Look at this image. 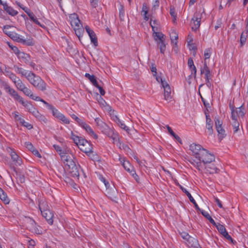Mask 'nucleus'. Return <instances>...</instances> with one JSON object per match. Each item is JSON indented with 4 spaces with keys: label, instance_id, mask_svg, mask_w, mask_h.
Masks as SVG:
<instances>
[{
    "label": "nucleus",
    "instance_id": "nucleus-1",
    "mask_svg": "<svg viewBox=\"0 0 248 248\" xmlns=\"http://www.w3.org/2000/svg\"><path fill=\"white\" fill-rule=\"evenodd\" d=\"M199 162H196L194 165L199 170H201L202 168V166L209 163H212L215 160L214 155L209 153V152L204 149L202 151V153L200 155V157L198 158Z\"/></svg>",
    "mask_w": 248,
    "mask_h": 248
},
{
    "label": "nucleus",
    "instance_id": "nucleus-2",
    "mask_svg": "<svg viewBox=\"0 0 248 248\" xmlns=\"http://www.w3.org/2000/svg\"><path fill=\"white\" fill-rule=\"evenodd\" d=\"M62 160L63 162L65 169L73 176H78L79 174L78 167L75 162L68 155H62Z\"/></svg>",
    "mask_w": 248,
    "mask_h": 248
},
{
    "label": "nucleus",
    "instance_id": "nucleus-3",
    "mask_svg": "<svg viewBox=\"0 0 248 248\" xmlns=\"http://www.w3.org/2000/svg\"><path fill=\"white\" fill-rule=\"evenodd\" d=\"M34 87L41 91L46 90V83L38 76L33 73H29L27 78Z\"/></svg>",
    "mask_w": 248,
    "mask_h": 248
},
{
    "label": "nucleus",
    "instance_id": "nucleus-4",
    "mask_svg": "<svg viewBox=\"0 0 248 248\" xmlns=\"http://www.w3.org/2000/svg\"><path fill=\"white\" fill-rule=\"evenodd\" d=\"M155 33L154 40L156 42L158 47L159 48L160 52L164 54L166 50L165 35L162 32H155Z\"/></svg>",
    "mask_w": 248,
    "mask_h": 248
},
{
    "label": "nucleus",
    "instance_id": "nucleus-5",
    "mask_svg": "<svg viewBox=\"0 0 248 248\" xmlns=\"http://www.w3.org/2000/svg\"><path fill=\"white\" fill-rule=\"evenodd\" d=\"M2 86L4 90L8 93L14 99L17 101L19 103L20 102H23V98L18 95L17 93L13 88H11L10 86L6 83L3 82Z\"/></svg>",
    "mask_w": 248,
    "mask_h": 248
},
{
    "label": "nucleus",
    "instance_id": "nucleus-6",
    "mask_svg": "<svg viewBox=\"0 0 248 248\" xmlns=\"http://www.w3.org/2000/svg\"><path fill=\"white\" fill-rule=\"evenodd\" d=\"M202 16V13L200 12H196L194 13L191 21V28L193 31H196L200 26Z\"/></svg>",
    "mask_w": 248,
    "mask_h": 248
},
{
    "label": "nucleus",
    "instance_id": "nucleus-7",
    "mask_svg": "<svg viewBox=\"0 0 248 248\" xmlns=\"http://www.w3.org/2000/svg\"><path fill=\"white\" fill-rule=\"evenodd\" d=\"M204 150V148L201 145L194 143L191 144L189 146V150L191 155L194 156L197 159L200 157L202 151Z\"/></svg>",
    "mask_w": 248,
    "mask_h": 248
},
{
    "label": "nucleus",
    "instance_id": "nucleus-8",
    "mask_svg": "<svg viewBox=\"0 0 248 248\" xmlns=\"http://www.w3.org/2000/svg\"><path fill=\"white\" fill-rule=\"evenodd\" d=\"M101 132L107 135L108 137L111 138L113 142H119V138L118 133L115 132L113 129H111L108 125H107Z\"/></svg>",
    "mask_w": 248,
    "mask_h": 248
},
{
    "label": "nucleus",
    "instance_id": "nucleus-9",
    "mask_svg": "<svg viewBox=\"0 0 248 248\" xmlns=\"http://www.w3.org/2000/svg\"><path fill=\"white\" fill-rule=\"evenodd\" d=\"M102 190L107 196L113 201H115L118 195L116 187H104V189Z\"/></svg>",
    "mask_w": 248,
    "mask_h": 248
},
{
    "label": "nucleus",
    "instance_id": "nucleus-10",
    "mask_svg": "<svg viewBox=\"0 0 248 248\" xmlns=\"http://www.w3.org/2000/svg\"><path fill=\"white\" fill-rule=\"evenodd\" d=\"M7 151L9 153L11 159L16 166H20L22 163L21 158L16 154V153L11 148L8 147L7 149Z\"/></svg>",
    "mask_w": 248,
    "mask_h": 248
},
{
    "label": "nucleus",
    "instance_id": "nucleus-11",
    "mask_svg": "<svg viewBox=\"0 0 248 248\" xmlns=\"http://www.w3.org/2000/svg\"><path fill=\"white\" fill-rule=\"evenodd\" d=\"M119 160L121 164L126 171L130 172L135 178L136 176H137L135 172L133 170V168L131 166L129 161L125 160L124 158L121 157L119 158Z\"/></svg>",
    "mask_w": 248,
    "mask_h": 248
},
{
    "label": "nucleus",
    "instance_id": "nucleus-12",
    "mask_svg": "<svg viewBox=\"0 0 248 248\" xmlns=\"http://www.w3.org/2000/svg\"><path fill=\"white\" fill-rule=\"evenodd\" d=\"M230 108L231 109V112H232L231 118L233 121L232 125L233 129V133H235L239 130V123L237 121L236 116L235 115L234 107L230 105Z\"/></svg>",
    "mask_w": 248,
    "mask_h": 248
},
{
    "label": "nucleus",
    "instance_id": "nucleus-13",
    "mask_svg": "<svg viewBox=\"0 0 248 248\" xmlns=\"http://www.w3.org/2000/svg\"><path fill=\"white\" fill-rule=\"evenodd\" d=\"M82 143L79 146L80 150L85 154L90 152L93 150V147L91 143L87 141L86 140L84 139L82 140Z\"/></svg>",
    "mask_w": 248,
    "mask_h": 248
},
{
    "label": "nucleus",
    "instance_id": "nucleus-14",
    "mask_svg": "<svg viewBox=\"0 0 248 248\" xmlns=\"http://www.w3.org/2000/svg\"><path fill=\"white\" fill-rule=\"evenodd\" d=\"M205 114L206 117V128L207 129L209 134L211 135L213 133V124L210 118L209 114L206 111H205Z\"/></svg>",
    "mask_w": 248,
    "mask_h": 248
},
{
    "label": "nucleus",
    "instance_id": "nucleus-15",
    "mask_svg": "<svg viewBox=\"0 0 248 248\" xmlns=\"http://www.w3.org/2000/svg\"><path fill=\"white\" fill-rule=\"evenodd\" d=\"M202 168H204L206 172L210 174L217 173L218 171V169L212 163H209L203 166Z\"/></svg>",
    "mask_w": 248,
    "mask_h": 248
},
{
    "label": "nucleus",
    "instance_id": "nucleus-16",
    "mask_svg": "<svg viewBox=\"0 0 248 248\" xmlns=\"http://www.w3.org/2000/svg\"><path fill=\"white\" fill-rule=\"evenodd\" d=\"M42 215L46 219L49 224H53L54 214L52 211L50 210L46 211L45 212L42 213Z\"/></svg>",
    "mask_w": 248,
    "mask_h": 248
},
{
    "label": "nucleus",
    "instance_id": "nucleus-17",
    "mask_svg": "<svg viewBox=\"0 0 248 248\" xmlns=\"http://www.w3.org/2000/svg\"><path fill=\"white\" fill-rule=\"evenodd\" d=\"M38 206L40 211L41 212V214L45 212L46 211H48L49 209V206L48 205L47 202L43 199H39L38 201Z\"/></svg>",
    "mask_w": 248,
    "mask_h": 248
},
{
    "label": "nucleus",
    "instance_id": "nucleus-18",
    "mask_svg": "<svg viewBox=\"0 0 248 248\" xmlns=\"http://www.w3.org/2000/svg\"><path fill=\"white\" fill-rule=\"evenodd\" d=\"M201 74H205V80H209L211 79V73L209 68H208L206 62H204L203 67L201 69Z\"/></svg>",
    "mask_w": 248,
    "mask_h": 248
},
{
    "label": "nucleus",
    "instance_id": "nucleus-19",
    "mask_svg": "<svg viewBox=\"0 0 248 248\" xmlns=\"http://www.w3.org/2000/svg\"><path fill=\"white\" fill-rule=\"evenodd\" d=\"M186 244L190 248H202L199 244L198 240L192 237L188 239Z\"/></svg>",
    "mask_w": 248,
    "mask_h": 248
},
{
    "label": "nucleus",
    "instance_id": "nucleus-20",
    "mask_svg": "<svg viewBox=\"0 0 248 248\" xmlns=\"http://www.w3.org/2000/svg\"><path fill=\"white\" fill-rule=\"evenodd\" d=\"M74 16H76V17H74L71 21V24L74 28V29L82 27V25L80 22V20L77 16V15H74Z\"/></svg>",
    "mask_w": 248,
    "mask_h": 248
},
{
    "label": "nucleus",
    "instance_id": "nucleus-21",
    "mask_svg": "<svg viewBox=\"0 0 248 248\" xmlns=\"http://www.w3.org/2000/svg\"><path fill=\"white\" fill-rule=\"evenodd\" d=\"M234 111L236 117L238 116L239 117L243 118L246 112L244 104L242 105L240 107L236 108V110H234Z\"/></svg>",
    "mask_w": 248,
    "mask_h": 248
},
{
    "label": "nucleus",
    "instance_id": "nucleus-22",
    "mask_svg": "<svg viewBox=\"0 0 248 248\" xmlns=\"http://www.w3.org/2000/svg\"><path fill=\"white\" fill-rule=\"evenodd\" d=\"M149 8L147 6L145 3H144L142 5L141 13H143V16L144 19L147 21L149 20L150 16L148 14Z\"/></svg>",
    "mask_w": 248,
    "mask_h": 248
},
{
    "label": "nucleus",
    "instance_id": "nucleus-23",
    "mask_svg": "<svg viewBox=\"0 0 248 248\" xmlns=\"http://www.w3.org/2000/svg\"><path fill=\"white\" fill-rule=\"evenodd\" d=\"M18 57L26 63L30 62V57L29 55L27 53L23 52H19V53H18Z\"/></svg>",
    "mask_w": 248,
    "mask_h": 248
},
{
    "label": "nucleus",
    "instance_id": "nucleus-24",
    "mask_svg": "<svg viewBox=\"0 0 248 248\" xmlns=\"http://www.w3.org/2000/svg\"><path fill=\"white\" fill-rule=\"evenodd\" d=\"M19 103L22 104L31 113L36 109L33 105L28 101H25L23 99V102Z\"/></svg>",
    "mask_w": 248,
    "mask_h": 248
},
{
    "label": "nucleus",
    "instance_id": "nucleus-25",
    "mask_svg": "<svg viewBox=\"0 0 248 248\" xmlns=\"http://www.w3.org/2000/svg\"><path fill=\"white\" fill-rule=\"evenodd\" d=\"M170 35L171 43H174L175 45H176L178 38L177 33L174 30H172L171 31Z\"/></svg>",
    "mask_w": 248,
    "mask_h": 248
},
{
    "label": "nucleus",
    "instance_id": "nucleus-26",
    "mask_svg": "<svg viewBox=\"0 0 248 248\" xmlns=\"http://www.w3.org/2000/svg\"><path fill=\"white\" fill-rule=\"evenodd\" d=\"M171 90L170 87H166L164 89V99L167 101H170L171 99L170 95Z\"/></svg>",
    "mask_w": 248,
    "mask_h": 248
},
{
    "label": "nucleus",
    "instance_id": "nucleus-27",
    "mask_svg": "<svg viewBox=\"0 0 248 248\" xmlns=\"http://www.w3.org/2000/svg\"><path fill=\"white\" fill-rule=\"evenodd\" d=\"M32 114L37 119L41 121L46 122V118L45 117L42 115L37 109H35L32 112Z\"/></svg>",
    "mask_w": 248,
    "mask_h": 248
},
{
    "label": "nucleus",
    "instance_id": "nucleus-28",
    "mask_svg": "<svg viewBox=\"0 0 248 248\" xmlns=\"http://www.w3.org/2000/svg\"><path fill=\"white\" fill-rule=\"evenodd\" d=\"M0 199L5 204H8L9 202V200L7 196L6 193L4 190L0 187Z\"/></svg>",
    "mask_w": 248,
    "mask_h": 248
},
{
    "label": "nucleus",
    "instance_id": "nucleus-29",
    "mask_svg": "<svg viewBox=\"0 0 248 248\" xmlns=\"http://www.w3.org/2000/svg\"><path fill=\"white\" fill-rule=\"evenodd\" d=\"M95 122L98 128L101 131L103 130V129L106 127L107 125L105 123H104L99 118H96L95 119Z\"/></svg>",
    "mask_w": 248,
    "mask_h": 248
},
{
    "label": "nucleus",
    "instance_id": "nucleus-30",
    "mask_svg": "<svg viewBox=\"0 0 248 248\" xmlns=\"http://www.w3.org/2000/svg\"><path fill=\"white\" fill-rule=\"evenodd\" d=\"M201 214L204 216L213 225H216V223L214 220L212 218L209 213L204 210L201 211Z\"/></svg>",
    "mask_w": 248,
    "mask_h": 248
},
{
    "label": "nucleus",
    "instance_id": "nucleus-31",
    "mask_svg": "<svg viewBox=\"0 0 248 248\" xmlns=\"http://www.w3.org/2000/svg\"><path fill=\"white\" fill-rule=\"evenodd\" d=\"M72 139L73 140L74 142L79 147L80 146L82 140H84V139H83L81 137H79L77 136L72 133Z\"/></svg>",
    "mask_w": 248,
    "mask_h": 248
},
{
    "label": "nucleus",
    "instance_id": "nucleus-32",
    "mask_svg": "<svg viewBox=\"0 0 248 248\" xmlns=\"http://www.w3.org/2000/svg\"><path fill=\"white\" fill-rule=\"evenodd\" d=\"M16 71L17 73L20 74L22 76H25L26 78H28V76L29 75V73L32 72L31 71L26 70L21 67H16Z\"/></svg>",
    "mask_w": 248,
    "mask_h": 248
},
{
    "label": "nucleus",
    "instance_id": "nucleus-33",
    "mask_svg": "<svg viewBox=\"0 0 248 248\" xmlns=\"http://www.w3.org/2000/svg\"><path fill=\"white\" fill-rule=\"evenodd\" d=\"M86 154L94 161H100V160L99 156L95 153L93 152V150Z\"/></svg>",
    "mask_w": 248,
    "mask_h": 248
},
{
    "label": "nucleus",
    "instance_id": "nucleus-34",
    "mask_svg": "<svg viewBox=\"0 0 248 248\" xmlns=\"http://www.w3.org/2000/svg\"><path fill=\"white\" fill-rule=\"evenodd\" d=\"M85 77L90 80L94 86L97 85L98 83L94 76L91 75L89 73H86Z\"/></svg>",
    "mask_w": 248,
    "mask_h": 248
},
{
    "label": "nucleus",
    "instance_id": "nucleus-35",
    "mask_svg": "<svg viewBox=\"0 0 248 248\" xmlns=\"http://www.w3.org/2000/svg\"><path fill=\"white\" fill-rule=\"evenodd\" d=\"M248 33L246 31H244L241 33L240 39V42L241 44V46H242L245 43L247 37H248Z\"/></svg>",
    "mask_w": 248,
    "mask_h": 248
},
{
    "label": "nucleus",
    "instance_id": "nucleus-36",
    "mask_svg": "<svg viewBox=\"0 0 248 248\" xmlns=\"http://www.w3.org/2000/svg\"><path fill=\"white\" fill-rule=\"evenodd\" d=\"M27 228L31 231V228H33L36 225L35 221L31 218H28L27 221Z\"/></svg>",
    "mask_w": 248,
    "mask_h": 248
},
{
    "label": "nucleus",
    "instance_id": "nucleus-37",
    "mask_svg": "<svg viewBox=\"0 0 248 248\" xmlns=\"http://www.w3.org/2000/svg\"><path fill=\"white\" fill-rule=\"evenodd\" d=\"M181 189L184 192L186 196L188 197L189 201L193 204L196 203V202L194 198L192 197L190 193L184 187H180Z\"/></svg>",
    "mask_w": 248,
    "mask_h": 248
},
{
    "label": "nucleus",
    "instance_id": "nucleus-38",
    "mask_svg": "<svg viewBox=\"0 0 248 248\" xmlns=\"http://www.w3.org/2000/svg\"><path fill=\"white\" fill-rule=\"evenodd\" d=\"M76 35L78 37L79 39L82 36L84 32V30L83 27L78 28L74 29Z\"/></svg>",
    "mask_w": 248,
    "mask_h": 248
},
{
    "label": "nucleus",
    "instance_id": "nucleus-39",
    "mask_svg": "<svg viewBox=\"0 0 248 248\" xmlns=\"http://www.w3.org/2000/svg\"><path fill=\"white\" fill-rule=\"evenodd\" d=\"M116 122L118 125L122 129L127 131L129 130L128 127L123 123L122 121L117 117H116Z\"/></svg>",
    "mask_w": 248,
    "mask_h": 248
},
{
    "label": "nucleus",
    "instance_id": "nucleus-40",
    "mask_svg": "<svg viewBox=\"0 0 248 248\" xmlns=\"http://www.w3.org/2000/svg\"><path fill=\"white\" fill-rule=\"evenodd\" d=\"M119 17L121 21H124V6L120 3Z\"/></svg>",
    "mask_w": 248,
    "mask_h": 248
},
{
    "label": "nucleus",
    "instance_id": "nucleus-41",
    "mask_svg": "<svg viewBox=\"0 0 248 248\" xmlns=\"http://www.w3.org/2000/svg\"><path fill=\"white\" fill-rule=\"evenodd\" d=\"M216 130L218 133L219 138L220 140H222L226 135L224 129L222 128V127H217V128H216Z\"/></svg>",
    "mask_w": 248,
    "mask_h": 248
},
{
    "label": "nucleus",
    "instance_id": "nucleus-42",
    "mask_svg": "<svg viewBox=\"0 0 248 248\" xmlns=\"http://www.w3.org/2000/svg\"><path fill=\"white\" fill-rule=\"evenodd\" d=\"M53 147L56 150V151L60 155L61 158H62V155H66L65 152L62 149V148L59 145L54 144L53 145Z\"/></svg>",
    "mask_w": 248,
    "mask_h": 248
},
{
    "label": "nucleus",
    "instance_id": "nucleus-43",
    "mask_svg": "<svg viewBox=\"0 0 248 248\" xmlns=\"http://www.w3.org/2000/svg\"><path fill=\"white\" fill-rule=\"evenodd\" d=\"M9 37H11L14 40H15L19 43V41H21L20 40H22V39L21 37V36L14 32H12Z\"/></svg>",
    "mask_w": 248,
    "mask_h": 248
},
{
    "label": "nucleus",
    "instance_id": "nucleus-44",
    "mask_svg": "<svg viewBox=\"0 0 248 248\" xmlns=\"http://www.w3.org/2000/svg\"><path fill=\"white\" fill-rule=\"evenodd\" d=\"M18 120H19L20 123L28 129H31L32 128V125L29 123L26 122L24 119H21V118H19Z\"/></svg>",
    "mask_w": 248,
    "mask_h": 248
},
{
    "label": "nucleus",
    "instance_id": "nucleus-45",
    "mask_svg": "<svg viewBox=\"0 0 248 248\" xmlns=\"http://www.w3.org/2000/svg\"><path fill=\"white\" fill-rule=\"evenodd\" d=\"M31 232L37 234H41L42 233V231L41 227L37 225H36L33 228H31Z\"/></svg>",
    "mask_w": 248,
    "mask_h": 248
},
{
    "label": "nucleus",
    "instance_id": "nucleus-46",
    "mask_svg": "<svg viewBox=\"0 0 248 248\" xmlns=\"http://www.w3.org/2000/svg\"><path fill=\"white\" fill-rule=\"evenodd\" d=\"M16 88L22 91L23 88H24L26 86L23 83L22 81L19 78L17 80L16 83H15Z\"/></svg>",
    "mask_w": 248,
    "mask_h": 248
},
{
    "label": "nucleus",
    "instance_id": "nucleus-47",
    "mask_svg": "<svg viewBox=\"0 0 248 248\" xmlns=\"http://www.w3.org/2000/svg\"><path fill=\"white\" fill-rule=\"evenodd\" d=\"M222 235L226 239H227L228 240L230 241L231 242V243H232V244L234 245V244H235L236 243V241L235 240H234L232 238V237L229 234V233H228V232L227 231L224 232V233L223 234H222Z\"/></svg>",
    "mask_w": 248,
    "mask_h": 248
},
{
    "label": "nucleus",
    "instance_id": "nucleus-48",
    "mask_svg": "<svg viewBox=\"0 0 248 248\" xmlns=\"http://www.w3.org/2000/svg\"><path fill=\"white\" fill-rule=\"evenodd\" d=\"M85 130L88 134L92 136L94 138V139H97V135L94 132L93 129L89 125H88V126L86 128Z\"/></svg>",
    "mask_w": 248,
    "mask_h": 248
},
{
    "label": "nucleus",
    "instance_id": "nucleus-49",
    "mask_svg": "<svg viewBox=\"0 0 248 248\" xmlns=\"http://www.w3.org/2000/svg\"><path fill=\"white\" fill-rule=\"evenodd\" d=\"M216 227L218 231L220 234H223L224 232H226V229L225 227L219 223H218L217 224L216 223V225H214Z\"/></svg>",
    "mask_w": 248,
    "mask_h": 248
},
{
    "label": "nucleus",
    "instance_id": "nucleus-50",
    "mask_svg": "<svg viewBox=\"0 0 248 248\" xmlns=\"http://www.w3.org/2000/svg\"><path fill=\"white\" fill-rule=\"evenodd\" d=\"M23 92V93L27 96L31 97L32 95H33V93L31 92V91L27 87H25L21 91Z\"/></svg>",
    "mask_w": 248,
    "mask_h": 248
},
{
    "label": "nucleus",
    "instance_id": "nucleus-51",
    "mask_svg": "<svg viewBox=\"0 0 248 248\" xmlns=\"http://www.w3.org/2000/svg\"><path fill=\"white\" fill-rule=\"evenodd\" d=\"M90 38L91 43H93L95 46H98V42L95 33H94L93 34H92V35H91Z\"/></svg>",
    "mask_w": 248,
    "mask_h": 248
},
{
    "label": "nucleus",
    "instance_id": "nucleus-52",
    "mask_svg": "<svg viewBox=\"0 0 248 248\" xmlns=\"http://www.w3.org/2000/svg\"><path fill=\"white\" fill-rule=\"evenodd\" d=\"M212 53V49L211 48H207L204 51V55L205 57L204 61H206L207 59H209Z\"/></svg>",
    "mask_w": 248,
    "mask_h": 248
},
{
    "label": "nucleus",
    "instance_id": "nucleus-53",
    "mask_svg": "<svg viewBox=\"0 0 248 248\" xmlns=\"http://www.w3.org/2000/svg\"><path fill=\"white\" fill-rule=\"evenodd\" d=\"M170 13L171 16L173 17L172 22L175 23L176 21V14L175 12V9L173 7H170Z\"/></svg>",
    "mask_w": 248,
    "mask_h": 248
},
{
    "label": "nucleus",
    "instance_id": "nucleus-54",
    "mask_svg": "<svg viewBox=\"0 0 248 248\" xmlns=\"http://www.w3.org/2000/svg\"><path fill=\"white\" fill-rule=\"evenodd\" d=\"M57 118L62 121L64 124H69L70 123L69 120L62 113H61Z\"/></svg>",
    "mask_w": 248,
    "mask_h": 248
},
{
    "label": "nucleus",
    "instance_id": "nucleus-55",
    "mask_svg": "<svg viewBox=\"0 0 248 248\" xmlns=\"http://www.w3.org/2000/svg\"><path fill=\"white\" fill-rule=\"evenodd\" d=\"M57 118L62 121L64 124H69L70 123L69 120L62 113H61Z\"/></svg>",
    "mask_w": 248,
    "mask_h": 248
},
{
    "label": "nucleus",
    "instance_id": "nucleus-56",
    "mask_svg": "<svg viewBox=\"0 0 248 248\" xmlns=\"http://www.w3.org/2000/svg\"><path fill=\"white\" fill-rule=\"evenodd\" d=\"M6 11L10 15L12 16H15L18 14V12L16 11L12 7L10 6H9V7Z\"/></svg>",
    "mask_w": 248,
    "mask_h": 248
},
{
    "label": "nucleus",
    "instance_id": "nucleus-57",
    "mask_svg": "<svg viewBox=\"0 0 248 248\" xmlns=\"http://www.w3.org/2000/svg\"><path fill=\"white\" fill-rule=\"evenodd\" d=\"M20 40L21 41H19V43L27 45L28 46H32L34 44V43L32 42V41L30 39L25 40L22 38V40Z\"/></svg>",
    "mask_w": 248,
    "mask_h": 248
},
{
    "label": "nucleus",
    "instance_id": "nucleus-58",
    "mask_svg": "<svg viewBox=\"0 0 248 248\" xmlns=\"http://www.w3.org/2000/svg\"><path fill=\"white\" fill-rule=\"evenodd\" d=\"M16 3L18 6L23 9L27 15L31 12L30 9L25 6H24L20 2L16 1Z\"/></svg>",
    "mask_w": 248,
    "mask_h": 248
},
{
    "label": "nucleus",
    "instance_id": "nucleus-59",
    "mask_svg": "<svg viewBox=\"0 0 248 248\" xmlns=\"http://www.w3.org/2000/svg\"><path fill=\"white\" fill-rule=\"evenodd\" d=\"M6 76H8L14 82V83H16L17 80L19 79V78L13 73L6 74Z\"/></svg>",
    "mask_w": 248,
    "mask_h": 248
},
{
    "label": "nucleus",
    "instance_id": "nucleus-60",
    "mask_svg": "<svg viewBox=\"0 0 248 248\" xmlns=\"http://www.w3.org/2000/svg\"><path fill=\"white\" fill-rule=\"evenodd\" d=\"M12 26L10 25H5L3 27V31L7 35L10 36V34L13 31H10L9 30Z\"/></svg>",
    "mask_w": 248,
    "mask_h": 248
},
{
    "label": "nucleus",
    "instance_id": "nucleus-61",
    "mask_svg": "<svg viewBox=\"0 0 248 248\" xmlns=\"http://www.w3.org/2000/svg\"><path fill=\"white\" fill-rule=\"evenodd\" d=\"M187 64H188V66L189 69L194 68V70H195V66L194 64L193 61L191 58H188V62H187Z\"/></svg>",
    "mask_w": 248,
    "mask_h": 248
},
{
    "label": "nucleus",
    "instance_id": "nucleus-62",
    "mask_svg": "<svg viewBox=\"0 0 248 248\" xmlns=\"http://www.w3.org/2000/svg\"><path fill=\"white\" fill-rule=\"evenodd\" d=\"M180 235L181 237L184 239L186 240V241H188V239H189V238H191V236H189V235L188 234V233L186 232H183L180 233Z\"/></svg>",
    "mask_w": 248,
    "mask_h": 248
},
{
    "label": "nucleus",
    "instance_id": "nucleus-63",
    "mask_svg": "<svg viewBox=\"0 0 248 248\" xmlns=\"http://www.w3.org/2000/svg\"><path fill=\"white\" fill-rule=\"evenodd\" d=\"M25 145H26V148H28L31 152H32V150H33L35 149V148L34 147L33 145L31 144V143L30 142H25Z\"/></svg>",
    "mask_w": 248,
    "mask_h": 248
},
{
    "label": "nucleus",
    "instance_id": "nucleus-64",
    "mask_svg": "<svg viewBox=\"0 0 248 248\" xmlns=\"http://www.w3.org/2000/svg\"><path fill=\"white\" fill-rule=\"evenodd\" d=\"M222 122L218 118H216L215 120V125L216 128H217V127H222Z\"/></svg>",
    "mask_w": 248,
    "mask_h": 248
}]
</instances>
